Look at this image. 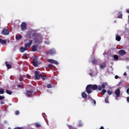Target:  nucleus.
<instances>
[{"mask_svg":"<svg viewBox=\"0 0 129 129\" xmlns=\"http://www.w3.org/2000/svg\"><path fill=\"white\" fill-rule=\"evenodd\" d=\"M15 114H16V115H19V114H20V111L19 110L16 111Z\"/></svg>","mask_w":129,"mask_h":129,"instance_id":"obj_32","label":"nucleus"},{"mask_svg":"<svg viewBox=\"0 0 129 129\" xmlns=\"http://www.w3.org/2000/svg\"><path fill=\"white\" fill-rule=\"evenodd\" d=\"M82 96L83 97V98H87V94H86V93L83 92L82 93Z\"/></svg>","mask_w":129,"mask_h":129,"instance_id":"obj_19","label":"nucleus"},{"mask_svg":"<svg viewBox=\"0 0 129 129\" xmlns=\"http://www.w3.org/2000/svg\"><path fill=\"white\" fill-rule=\"evenodd\" d=\"M99 129H104V127L103 126H101Z\"/></svg>","mask_w":129,"mask_h":129,"instance_id":"obj_47","label":"nucleus"},{"mask_svg":"<svg viewBox=\"0 0 129 129\" xmlns=\"http://www.w3.org/2000/svg\"><path fill=\"white\" fill-rule=\"evenodd\" d=\"M126 13H127V14H129V10H126Z\"/></svg>","mask_w":129,"mask_h":129,"instance_id":"obj_49","label":"nucleus"},{"mask_svg":"<svg viewBox=\"0 0 129 129\" xmlns=\"http://www.w3.org/2000/svg\"><path fill=\"white\" fill-rule=\"evenodd\" d=\"M88 100H90V101H92V100L93 99H92V97H91L90 96H88Z\"/></svg>","mask_w":129,"mask_h":129,"instance_id":"obj_31","label":"nucleus"},{"mask_svg":"<svg viewBox=\"0 0 129 129\" xmlns=\"http://www.w3.org/2000/svg\"><path fill=\"white\" fill-rule=\"evenodd\" d=\"M92 70H90V73L89 74V75H90V76H91V77H93V75L92 74Z\"/></svg>","mask_w":129,"mask_h":129,"instance_id":"obj_29","label":"nucleus"},{"mask_svg":"<svg viewBox=\"0 0 129 129\" xmlns=\"http://www.w3.org/2000/svg\"><path fill=\"white\" fill-rule=\"evenodd\" d=\"M21 28L22 31H25L27 29V24L25 22H22L21 25Z\"/></svg>","mask_w":129,"mask_h":129,"instance_id":"obj_5","label":"nucleus"},{"mask_svg":"<svg viewBox=\"0 0 129 129\" xmlns=\"http://www.w3.org/2000/svg\"><path fill=\"white\" fill-rule=\"evenodd\" d=\"M126 69H127L128 70H129V66L126 67Z\"/></svg>","mask_w":129,"mask_h":129,"instance_id":"obj_51","label":"nucleus"},{"mask_svg":"<svg viewBox=\"0 0 129 129\" xmlns=\"http://www.w3.org/2000/svg\"><path fill=\"white\" fill-rule=\"evenodd\" d=\"M33 60H34V61H37V56H35V57H34Z\"/></svg>","mask_w":129,"mask_h":129,"instance_id":"obj_41","label":"nucleus"},{"mask_svg":"<svg viewBox=\"0 0 129 129\" xmlns=\"http://www.w3.org/2000/svg\"><path fill=\"white\" fill-rule=\"evenodd\" d=\"M115 94L116 97H119V95H120V90L119 89H117L115 91Z\"/></svg>","mask_w":129,"mask_h":129,"instance_id":"obj_8","label":"nucleus"},{"mask_svg":"<svg viewBox=\"0 0 129 129\" xmlns=\"http://www.w3.org/2000/svg\"><path fill=\"white\" fill-rule=\"evenodd\" d=\"M118 54L120 56H123V55H125L126 54V52L123 49H121L118 51Z\"/></svg>","mask_w":129,"mask_h":129,"instance_id":"obj_6","label":"nucleus"},{"mask_svg":"<svg viewBox=\"0 0 129 129\" xmlns=\"http://www.w3.org/2000/svg\"><path fill=\"white\" fill-rule=\"evenodd\" d=\"M47 88H52V85L51 84H49L47 86Z\"/></svg>","mask_w":129,"mask_h":129,"instance_id":"obj_33","label":"nucleus"},{"mask_svg":"<svg viewBox=\"0 0 129 129\" xmlns=\"http://www.w3.org/2000/svg\"><path fill=\"white\" fill-rule=\"evenodd\" d=\"M35 125L36 127H41L42 126L41 124L37 123V122L35 123Z\"/></svg>","mask_w":129,"mask_h":129,"instance_id":"obj_22","label":"nucleus"},{"mask_svg":"<svg viewBox=\"0 0 129 129\" xmlns=\"http://www.w3.org/2000/svg\"><path fill=\"white\" fill-rule=\"evenodd\" d=\"M79 126H82L83 125V124L81 123V121H79Z\"/></svg>","mask_w":129,"mask_h":129,"instance_id":"obj_36","label":"nucleus"},{"mask_svg":"<svg viewBox=\"0 0 129 129\" xmlns=\"http://www.w3.org/2000/svg\"><path fill=\"white\" fill-rule=\"evenodd\" d=\"M0 43L2 44H7V40H4L3 39H0Z\"/></svg>","mask_w":129,"mask_h":129,"instance_id":"obj_15","label":"nucleus"},{"mask_svg":"<svg viewBox=\"0 0 129 129\" xmlns=\"http://www.w3.org/2000/svg\"><path fill=\"white\" fill-rule=\"evenodd\" d=\"M35 74V78L36 80H39V79H41V77L42 76V75L39 73L38 71H35L34 72Z\"/></svg>","mask_w":129,"mask_h":129,"instance_id":"obj_2","label":"nucleus"},{"mask_svg":"<svg viewBox=\"0 0 129 129\" xmlns=\"http://www.w3.org/2000/svg\"><path fill=\"white\" fill-rule=\"evenodd\" d=\"M5 64L8 69H12V66L9 63H8V61L5 62Z\"/></svg>","mask_w":129,"mask_h":129,"instance_id":"obj_16","label":"nucleus"},{"mask_svg":"<svg viewBox=\"0 0 129 129\" xmlns=\"http://www.w3.org/2000/svg\"><path fill=\"white\" fill-rule=\"evenodd\" d=\"M32 64L34 67H37V66H38V61H33Z\"/></svg>","mask_w":129,"mask_h":129,"instance_id":"obj_17","label":"nucleus"},{"mask_svg":"<svg viewBox=\"0 0 129 129\" xmlns=\"http://www.w3.org/2000/svg\"><path fill=\"white\" fill-rule=\"evenodd\" d=\"M1 104H5V102L2 101V102H1Z\"/></svg>","mask_w":129,"mask_h":129,"instance_id":"obj_46","label":"nucleus"},{"mask_svg":"<svg viewBox=\"0 0 129 129\" xmlns=\"http://www.w3.org/2000/svg\"><path fill=\"white\" fill-rule=\"evenodd\" d=\"M123 75L124 76H126V75H127V74H126V72H124V74H123Z\"/></svg>","mask_w":129,"mask_h":129,"instance_id":"obj_45","label":"nucleus"},{"mask_svg":"<svg viewBox=\"0 0 129 129\" xmlns=\"http://www.w3.org/2000/svg\"><path fill=\"white\" fill-rule=\"evenodd\" d=\"M8 129H11V128H9Z\"/></svg>","mask_w":129,"mask_h":129,"instance_id":"obj_55","label":"nucleus"},{"mask_svg":"<svg viewBox=\"0 0 129 129\" xmlns=\"http://www.w3.org/2000/svg\"><path fill=\"white\" fill-rule=\"evenodd\" d=\"M92 63L94 65H96V64L98 63V61H97V59H95V58H93L92 60Z\"/></svg>","mask_w":129,"mask_h":129,"instance_id":"obj_12","label":"nucleus"},{"mask_svg":"<svg viewBox=\"0 0 129 129\" xmlns=\"http://www.w3.org/2000/svg\"><path fill=\"white\" fill-rule=\"evenodd\" d=\"M105 92H106V90L103 89L101 92V94H102V95H104V94H105Z\"/></svg>","mask_w":129,"mask_h":129,"instance_id":"obj_25","label":"nucleus"},{"mask_svg":"<svg viewBox=\"0 0 129 129\" xmlns=\"http://www.w3.org/2000/svg\"><path fill=\"white\" fill-rule=\"evenodd\" d=\"M118 19H122V14L121 12H119L118 14Z\"/></svg>","mask_w":129,"mask_h":129,"instance_id":"obj_18","label":"nucleus"},{"mask_svg":"<svg viewBox=\"0 0 129 129\" xmlns=\"http://www.w3.org/2000/svg\"><path fill=\"white\" fill-rule=\"evenodd\" d=\"M5 93V90L3 88L0 89V94H4Z\"/></svg>","mask_w":129,"mask_h":129,"instance_id":"obj_24","label":"nucleus"},{"mask_svg":"<svg viewBox=\"0 0 129 129\" xmlns=\"http://www.w3.org/2000/svg\"><path fill=\"white\" fill-rule=\"evenodd\" d=\"M25 48H24V47H22L21 48H20V52H21V53H24V52H25Z\"/></svg>","mask_w":129,"mask_h":129,"instance_id":"obj_27","label":"nucleus"},{"mask_svg":"<svg viewBox=\"0 0 129 129\" xmlns=\"http://www.w3.org/2000/svg\"><path fill=\"white\" fill-rule=\"evenodd\" d=\"M115 79H118V76H115Z\"/></svg>","mask_w":129,"mask_h":129,"instance_id":"obj_43","label":"nucleus"},{"mask_svg":"<svg viewBox=\"0 0 129 129\" xmlns=\"http://www.w3.org/2000/svg\"><path fill=\"white\" fill-rule=\"evenodd\" d=\"M47 124H48V125H49V123H48V121H46Z\"/></svg>","mask_w":129,"mask_h":129,"instance_id":"obj_53","label":"nucleus"},{"mask_svg":"<svg viewBox=\"0 0 129 129\" xmlns=\"http://www.w3.org/2000/svg\"><path fill=\"white\" fill-rule=\"evenodd\" d=\"M48 67L49 68H50V69H52V68H53V66L52 65V64H48Z\"/></svg>","mask_w":129,"mask_h":129,"instance_id":"obj_34","label":"nucleus"},{"mask_svg":"<svg viewBox=\"0 0 129 129\" xmlns=\"http://www.w3.org/2000/svg\"><path fill=\"white\" fill-rule=\"evenodd\" d=\"M34 94H35V93H34V91H27L25 95H26V96H28V97H32V96H33Z\"/></svg>","mask_w":129,"mask_h":129,"instance_id":"obj_4","label":"nucleus"},{"mask_svg":"<svg viewBox=\"0 0 129 129\" xmlns=\"http://www.w3.org/2000/svg\"><path fill=\"white\" fill-rule=\"evenodd\" d=\"M115 40H116V41L119 42L120 41V40H121V37H120V36H118V34H116Z\"/></svg>","mask_w":129,"mask_h":129,"instance_id":"obj_13","label":"nucleus"},{"mask_svg":"<svg viewBox=\"0 0 129 129\" xmlns=\"http://www.w3.org/2000/svg\"><path fill=\"white\" fill-rule=\"evenodd\" d=\"M48 62H49V63H52V64H55V65H57L58 64V61L54 59H48Z\"/></svg>","mask_w":129,"mask_h":129,"instance_id":"obj_10","label":"nucleus"},{"mask_svg":"<svg viewBox=\"0 0 129 129\" xmlns=\"http://www.w3.org/2000/svg\"><path fill=\"white\" fill-rule=\"evenodd\" d=\"M35 36H36V33H33L32 34V36L34 37Z\"/></svg>","mask_w":129,"mask_h":129,"instance_id":"obj_48","label":"nucleus"},{"mask_svg":"<svg viewBox=\"0 0 129 129\" xmlns=\"http://www.w3.org/2000/svg\"><path fill=\"white\" fill-rule=\"evenodd\" d=\"M69 127L70 129H74V127L71 125H69Z\"/></svg>","mask_w":129,"mask_h":129,"instance_id":"obj_39","label":"nucleus"},{"mask_svg":"<svg viewBox=\"0 0 129 129\" xmlns=\"http://www.w3.org/2000/svg\"><path fill=\"white\" fill-rule=\"evenodd\" d=\"M127 102H129V97L126 98Z\"/></svg>","mask_w":129,"mask_h":129,"instance_id":"obj_42","label":"nucleus"},{"mask_svg":"<svg viewBox=\"0 0 129 129\" xmlns=\"http://www.w3.org/2000/svg\"><path fill=\"white\" fill-rule=\"evenodd\" d=\"M24 48L25 51H27V50H28V47L26 45H25V47H24Z\"/></svg>","mask_w":129,"mask_h":129,"instance_id":"obj_37","label":"nucleus"},{"mask_svg":"<svg viewBox=\"0 0 129 129\" xmlns=\"http://www.w3.org/2000/svg\"><path fill=\"white\" fill-rule=\"evenodd\" d=\"M108 95H111V94H112V92L111 91H110V90H108L107 91Z\"/></svg>","mask_w":129,"mask_h":129,"instance_id":"obj_28","label":"nucleus"},{"mask_svg":"<svg viewBox=\"0 0 129 129\" xmlns=\"http://www.w3.org/2000/svg\"><path fill=\"white\" fill-rule=\"evenodd\" d=\"M46 44H47V45H49V44H50V43L48 42H46Z\"/></svg>","mask_w":129,"mask_h":129,"instance_id":"obj_52","label":"nucleus"},{"mask_svg":"<svg viewBox=\"0 0 129 129\" xmlns=\"http://www.w3.org/2000/svg\"><path fill=\"white\" fill-rule=\"evenodd\" d=\"M105 84L106 83H102V84L101 85L97 86L96 84L91 85L89 84L88 85L86 88V91L88 94H90V93H92L93 92L92 90H99V91H101L103 89H104L105 88Z\"/></svg>","mask_w":129,"mask_h":129,"instance_id":"obj_1","label":"nucleus"},{"mask_svg":"<svg viewBox=\"0 0 129 129\" xmlns=\"http://www.w3.org/2000/svg\"><path fill=\"white\" fill-rule=\"evenodd\" d=\"M22 37L21 35H18L16 36V40H21L22 39Z\"/></svg>","mask_w":129,"mask_h":129,"instance_id":"obj_20","label":"nucleus"},{"mask_svg":"<svg viewBox=\"0 0 129 129\" xmlns=\"http://www.w3.org/2000/svg\"><path fill=\"white\" fill-rule=\"evenodd\" d=\"M18 87L21 88V87H22V85H18Z\"/></svg>","mask_w":129,"mask_h":129,"instance_id":"obj_50","label":"nucleus"},{"mask_svg":"<svg viewBox=\"0 0 129 129\" xmlns=\"http://www.w3.org/2000/svg\"><path fill=\"white\" fill-rule=\"evenodd\" d=\"M41 78H42V80H46V79H47V76H46V75L44 76L41 75Z\"/></svg>","mask_w":129,"mask_h":129,"instance_id":"obj_21","label":"nucleus"},{"mask_svg":"<svg viewBox=\"0 0 129 129\" xmlns=\"http://www.w3.org/2000/svg\"><path fill=\"white\" fill-rule=\"evenodd\" d=\"M24 56H25L26 57H27L28 54H27V53H24Z\"/></svg>","mask_w":129,"mask_h":129,"instance_id":"obj_44","label":"nucleus"},{"mask_svg":"<svg viewBox=\"0 0 129 129\" xmlns=\"http://www.w3.org/2000/svg\"><path fill=\"white\" fill-rule=\"evenodd\" d=\"M105 102L106 103H108V99H105Z\"/></svg>","mask_w":129,"mask_h":129,"instance_id":"obj_40","label":"nucleus"},{"mask_svg":"<svg viewBox=\"0 0 129 129\" xmlns=\"http://www.w3.org/2000/svg\"><path fill=\"white\" fill-rule=\"evenodd\" d=\"M3 35H7L10 34V31L8 29H4L2 30Z\"/></svg>","mask_w":129,"mask_h":129,"instance_id":"obj_9","label":"nucleus"},{"mask_svg":"<svg viewBox=\"0 0 129 129\" xmlns=\"http://www.w3.org/2000/svg\"><path fill=\"white\" fill-rule=\"evenodd\" d=\"M91 102H92V103L94 104V105H95V104H96V101H95V100L94 99H92V101H91Z\"/></svg>","mask_w":129,"mask_h":129,"instance_id":"obj_30","label":"nucleus"},{"mask_svg":"<svg viewBox=\"0 0 129 129\" xmlns=\"http://www.w3.org/2000/svg\"><path fill=\"white\" fill-rule=\"evenodd\" d=\"M113 58L115 60H118V55L115 54L113 55Z\"/></svg>","mask_w":129,"mask_h":129,"instance_id":"obj_26","label":"nucleus"},{"mask_svg":"<svg viewBox=\"0 0 129 129\" xmlns=\"http://www.w3.org/2000/svg\"><path fill=\"white\" fill-rule=\"evenodd\" d=\"M37 47H38L37 45H33L32 51H33V52H36V51H37Z\"/></svg>","mask_w":129,"mask_h":129,"instance_id":"obj_14","label":"nucleus"},{"mask_svg":"<svg viewBox=\"0 0 129 129\" xmlns=\"http://www.w3.org/2000/svg\"><path fill=\"white\" fill-rule=\"evenodd\" d=\"M100 69H104L106 67V62H102L99 66Z\"/></svg>","mask_w":129,"mask_h":129,"instance_id":"obj_7","label":"nucleus"},{"mask_svg":"<svg viewBox=\"0 0 129 129\" xmlns=\"http://www.w3.org/2000/svg\"><path fill=\"white\" fill-rule=\"evenodd\" d=\"M126 93L127 94H128V95H129V88H127L126 90Z\"/></svg>","mask_w":129,"mask_h":129,"instance_id":"obj_38","label":"nucleus"},{"mask_svg":"<svg viewBox=\"0 0 129 129\" xmlns=\"http://www.w3.org/2000/svg\"><path fill=\"white\" fill-rule=\"evenodd\" d=\"M46 55H55L56 54V51L54 49H51L49 50V51H47L46 52Z\"/></svg>","mask_w":129,"mask_h":129,"instance_id":"obj_3","label":"nucleus"},{"mask_svg":"<svg viewBox=\"0 0 129 129\" xmlns=\"http://www.w3.org/2000/svg\"><path fill=\"white\" fill-rule=\"evenodd\" d=\"M5 98V96H0V100H3Z\"/></svg>","mask_w":129,"mask_h":129,"instance_id":"obj_35","label":"nucleus"},{"mask_svg":"<svg viewBox=\"0 0 129 129\" xmlns=\"http://www.w3.org/2000/svg\"><path fill=\"white\" fill-rule=\"evenodd\" d=\"M6 93H7V94H9V95H12V94H13V92L9 91V90H6Z\"/></svg>","mask_w":129,"mask_h":129,"instance_id":"obj_23","label":"nucleus"},{"mask_svg":"<svg viewBox=\"0 0 129 129\" xmlns=\"http://www.w3.org/2000/svg\"><path fill=\"white\" fill-rule=\"evenodd\" d=\"M32 44H33V40H30L29 42L28 43H26L25 45L26 46V47H31V45H32Z\"/></svg>","mask_w":129,"mask_h":129,"instance_id":"obj_11","label":"nucleus"},{"mask_svg":"<svg viewBox=\"0 0 129 129\" xmlns=\"http://www.w3.org/2000/svg\"><path fill=\"white\" fill-rule=\"evenodd\" d=\"M73 129H77V128H76V127H74Z\"/></svg>","mask_w":129,"mask_h":129,"instance_id":"obj_54","label":"nucleus"}]
</instances>
